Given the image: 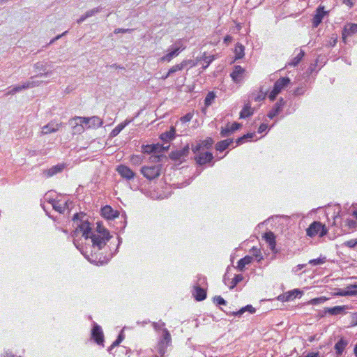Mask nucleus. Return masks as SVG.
Wrapping results in <instances>:
<instances>
[{
	"mask_svg": "<svg viewBox=\"0 0 357 357\" xmlns=\"http://www.w3.org/2000/svg\"><path fill=\"white\" fill-rule=\"evenodd\" d=\"M101 213L102 217L107 220H114L119 215L118 212L113 210V208L109 205H106L102 208Z\"/></svg>",
	"mask_w": 357,
	"mask_h": 357,
	"instance_id": "obj_19",
	"label": "nucleus"
},
{
	"mask_svg": "<svg viewBox=\"0 0 357 357\" xmlns=\"http://www.w3.org/2000/svg\"><path fill=\"white\" fill-rule=\"evenodd\" d=\"M356 33H357V24H354V23L347 24L344 26L342 33V38L343 42L344 43H346L347 38L350 37Z\"/></svg>",
	"mask_w": 357,
	"mask_h": 357,
	"instance_id": "obj_9",
	"label": "nucleus"
},
{
	"mask_svg": "<svg viewBox=\"0 0 357 357\" xmlns=\"http://www.w3.org/2000/svg\"><path fill=\"white\" fill-rule=\"evenodd\" d=\"M75 116L71 118L69 120L70 125L72 128V132L73 135H80L84 132L86 130L84 126V123H82V121L75 120Z\"/></svg>",
	"mask_w": 357,
	"mask_h": 357,
	"instance_id": "obj_12",
	"label": "nucleus"
},
{
	"mask_svg": "<svg viewBox=\"0 0 357 357\" xmlns=\"http://www.w3.org/2000/svg\"><path fill=\"white\" fill-rule=\"evenodd\" d=\"M245 311H248L250 313H254L255 312V309L251 305H248L245 307H242L238 311L233 312V314L236 316H240L242 314H243Z\"/></svg>",
	"mask_w": 357,
	"mask_h": 357,
	"instance_id": "obj_36",
	"label": "nucleus"
},
{
	"mask_svg": "<svg viewBox=\"0 0 357 357\" xmlns=\"http://www.w3.org/2000/svg\"><path fill=\"white\" fill-rule=\"evenodd\" d=\"M202 59H204L206 63V65L203 66V68L206 69L210 65V63L215 59V56L212 55L206 56V53H204L202 56Z\"/></svg>",
	"mask_w": 357,
	"mask_h": 357,
	"instance_id": "obj_45",
	"label": "nucleus"
},
{
	"mask_svg": "<svg viewBox=\"0 0 357 357\" xmlns=\"http://www.w3.org/2000/svg\"><path fill=\"white\" fill-rule=\"evenodd\" d=\"M153 328H154L155 329H156V330H158V329H159V328H160V326H159V324H157V323H153Z\"/></svg>",
	"mask_w": 357,
	"mask_h": 357,
	"instance_id": "obj_63",
	"label": "nucleus"
},
{
	"mask_svg": "<svg viewBox=\"0 0 357 357\" xmlns=\"http://www.w3.org/2000/svg\"><path fill=\"white\" fill-rule=\"evenodd\" d=\"M75 119L82 121V123H84L85 128L87 130L98 129L100 128L103 124V121L100 117L96 116L91 117H82L76 116Z\"/></svg>",
	"mask_w": 357,
	"mask_h": 357,
	"instance_id": "obj_7",
	"label": "nucleus"
},
{
	"mask_svg": "<svg viewBox=\"0 0 357 357\" xmlns=\"http://www.w3.org/2000/svg\"><path fill=\"white\" fill-rule=\"evenodd\" d=\"M267 128H268V126L266 124H265V123L261 124L260 126L259 127L258 132L261 133V132H264L267 129Z\"/></svg>",
	"mask_w": 357,
	"mask_h": 357,
	"instance_id": "obj_56",
	"label": "nucleus"
},
{
	"mask_svg": "<svg viewBox=\"0 0 357 357\" xmlns=\"http://www.w3.org/2000/svg\"><path fill=\"white\" fill-rule=\"evenodd\" d=\"M85 215L82 213H77L73 215V221L75 225V229L73 234V236L76 237L81 234L85 239H88L92 234V228L90 222L86 220H84Z\"/></svg>",
	"mask_w": 357,
	"mask_h": 357,
	"instance_id": "obj_1",
	"label": "nucleus"
},
{
	"mask_svg": "<svg viewBox=\"0 0 357 357\" xmlns=\"http://www.w3.org/2000/svg\"><path fill=\"white\" fill-rule=\"evenodd\" d=\"M191 62V60H183L180 63L174 65L172 68H170L169 70V74H173L177 71L182 70Z\"/></svg>",
	"mask_w": 357,
	"mask_h": 357,
	"instance_id": "obj_26",
	"label": "nucleus"
},
{
	"mask_svg": "<svg viewBox=\"0 0 357 357\" xmlns=\"http://www.w3.org/2000/svg\"><path fill=\"white\" fill-rule=\"evenodd\" d=\"M245 71V69L241 66H235L234 70L230 74L232 80L236 83L241 81Z\"/></svg>",
	"mask_w": 357,
	"mask_h": 357,
	"instance_id": "obj_20",
	"label": "nucleus"
},
{
	"mask_svg": "<svg viewBox=\"0 0 357 357\" xmlns=\"http://www.w3.org/2000/svg\"><path fill=\"white\" fill-rule=\"evenodd\" d=\"M324 262H325L324 258H317V259H314L310 260L309 263L313 266H316V265L322 264Z\"/></svg>",
	"mask_w": 357,
	"mask_h": 357,
	"instance_id": "obj_48",
	"label": "nucleus"
},
{
	"mask_svg": "<svg viewBox=\"0 0 357 357\" xmlns=\"http://www.w3.org/2000/svg\"><path fill=\"white\" fill-rule=\"evenodd\" d=\"M324 8V6L320 5L316 9L315 15L312 20L313 27H317L321 23L324 16L328 14V12L325 11Z\"/></svg>",
	"mask_w": 357,
	"mask_h": 357,
	"instance_id": "obj_10",
	"label": "nucleus"
},
{
	"mask_svg": "<svg viewBox=\"0 0 357 357\" xmlns=\"http://www.w3.org/2000/svg\"><path fill=\"white\" fill-rule=\"evenodd\" d=\"M241 127V124L238 123H227L225 127L221 128L220 135L222 137H228L236 130Z\"/></svg>",
	"mask_w": 357,
	"mask_h": 357,
	"instance_id": "obj_14",
	"label": "nucleus"
},
{
	"mask_svg": "<svg viewBox=\"0 0 357 357\" xmlns=\"http://www.w3.org/2000/svg\"><path fill=\"white\" fill-rule=\"evenodd\" d=\"M326 227L319 221H314L306 229V235L310 238H313L317 235L323 237L328 234Z\"/></svg>",
	"mask_w": 357,
	"mask_h": 357,
	"instance_id": "obj_4",
	"label": "nucleus"
},
{
	"mask_svg": "<svg viewBox=\"0 0 357 357\" xmlns=\"http://www.w3.org/2000/svg\"><path fill=\"white\" fill-rule=\"evenodd\" d=\"M353 294V293L348 292L346 290H340V291L337 292L335 294L337 296H348L349 294Z\"/></svg>",
	"mask_w": 357,
	"mask_h": 357,
	"instance_id": "obj_54",
	"label": "nucleus"
},
{
	"mask_svg": "<svg viewBox=\"0 0 357 357\" xmlns=\"http://www.w3.org/2000/svg\"><path fill=\"white\" fill-rule=\"evenodd\" d=\"M131 120L126 119L125 121L119 123L110 132L111 137H116L117 136L120 132L126 127L130 123H131Z\"/></svg>",
	"mask_w": 357,
	"mask_h": 357,
	"instance_id": "obj_27",
	"label": "nucleus"
},
{
	"mask_svg": "<svg viewBox=\"0 0 357 357\" xmlns=\"http://www.w3.org/2000/svg\"><path fill=\"white\" fill-rule=\"evenodd\" d=\"M214 144V140L212 137H206L205 139L202 140V142L197 143L195 146H192V151L194 153H197L199 151L202 149H209L212 147L213 144Z\"/></svg>",
	"mask_w": 357,
	"mask_h": 357,
	"instance_id": "obj_13",
	"label": "nucleus"
},
{
	"mask_svg": "<svg viewBox=\"0 0 357 357\" xmlns=\"http://www.w3.org/2000/svg\"><path fill=\"white\" fill-rule=\"evenodd\" d=\"M356 225V222L354 220L347 219L346 220V225H347L349 228H355Z\"/></svg>",
	"mask_w": 357,
	"mask_h": 357,
	"instance_id": "obj_51",
	"label": "nucleus"
},
{
	"mask_svg": "<svg viewBox=\"0 0 357 357\" xmlns=\"http://www.w3.org/2000/svg\"><path fill=\"white\" fill-rule=\"evenodd\" d=\"M116 171L121 177L127 180H131L134 178L135 176V174L130 168L123 165H119L116 168Z\"/></svg>",
	"mask_w": 357,
	"mask_h": 357,
	"instance_id": "obj_15",
	"label": "nucleus"
},
{
	"mask_svg": "<svg viewBox=\"0 0 357 357\" xmlns=\"http://www.w3.org/2000/svg\"><path fill=\"white\" fill-rule=\"evenodd\" d=\"M252 137V134H247V135H245L241 137H238L237 139H236V143L238 144L242 143L243 142V140L245 139V138H251Z\"/></svg>",
	"mask_w": 357,
	"mask_h": 357,
	"instance_id": "obj_52",
	"label": "nucleus"
},
{
	"mask_svg": "<svg viewBox=\"0 0 357 357\" xmlns=\"http://www.w3.org/2000/svg\"><path fill=\"white\" fill-rule=\"evenodd\" d=\"M143 157L139 155H133L130 157V162L132 165H138L142 163Z\"/></svg>",
	"mask_w": 357,
	"mask_h": 357,
	"instance_id": "obj_44",
	"label": "nucleus"
},
{
	"mask_svg": "<svg viewBox=\"0 0 357 357\" xmlns=\"http://www.w3.org/2000/svg\"><path fill=\"white\" fill-rule=\"evenodd\" d=\"M142 152L145 153H151L157 150V145L147 144L142 146Z\"/></svg>",
	"mask_w": 357,
	"mask_h": 357,
	"instance_id": "obj_37",
	"label": "nucleus"
},
{
	"mask_svg": "<svg viewBox=\"0 0 357 357\" xmlns=\"http://www.w3.org/2000/svg\"><path fill=\"white\" fill-rule=\"evenodd\" d=\"M253 99L256 102H260L265 99L266 96V93L262 91V89H260L259 93L257 95H255L254 93H252Z\"/></svg>",
	"mask_w": 357,
	"mask_h": 357,
	"instance_id": "obj_43",
	"label": "nucleus"
},
{
	"mask_svg": "<svg viewBox=\"0 0 357 357\" xmlns=\"http://www.w3.org/2000/svg\"><path fill=\"white\" fill-rule=\"evenodd\" d=\"M213 159V155L211 152L201 153L195 157L196 162L199 165H204L206 163L211 162Z\"/></svg>",
	"mask_w": 357,
	"mask_h": 357,
	"instance_id": "obj_17",
	"label": "nucleus"
},
{
	"mask_svg": "<svg viewBox=\"0 0 357 357\" xmlns=\"http://www.w3.org/2000/svg\"><path fill=\"white\" fill-rule=\"evenodd\" d=\"M232 40V37L229 35H227L225 38H224V42L225 43H230L231 41Z\"/></svg>",
	"mask_w": 357,
	"mask_h": 357,
	"instance_id": "obj_57",
	"label": "nucleus"
},
{
	"mask_svg": "<svg viewBox=\"0 0 357 357\" xmlns=\"http://www.w3.org/2000/svg\"><path fill=\"white\" fill-rule=\"evenodd\" d=\"M284 100L282 98H280L278 101L274 105L272 109L268 113L267 116L269 119H272L280 114L282 111L283 106L284 105Z\"/></svg>",
	"mask_w": 357,
	"mask_h": 357,
	"instance_id": "obj_18",
	"label": "nucleus"
},
{
	"mask_svg": "<svg viewBox=\"0 0 357 357\" xmlns=\"http://www.w3.org/2000/svg\"><path fill=\"white\" fill-rule=\"evenodd\" d=\"M52 206L59 213H63L66 209V204H61L59 201H53Z\"/></svg>",
	"mask_w": 357,
	"mask_h": 357,
	"instance_id": "obj_39",
	"label": "nucleus"
},
{
	"mask_svg": "<svg viewBox=\"0 0 357 357\" xmlns=\"http://www.w3.org/2000/svg\"><path fill=\"white\" fill-rule=\"evenodd\" d=\"M348 342L344 338H341L335 344V349L337 355H341L345 349Z\"/></svg>",
	"mask_w": 357,
	"mask_h": 357,
	"instance_id": "obj_30",
	"label": "nucleus"
},
{
	"mask_svg": "<svg viewBox=\"0 0 357 357\" xmlns=\"http://www.w3.org/2000/svg\"><path fill=\"white\" fill-rule=\"evenodd\" d=\"M170 75L171 74H169V71H168L165 75L162 76V79L165 80V79H167Z\"/></svg>",
	"mask_w": 357,
	"mask_h": 357,
	"instance_id": "obj_62",
	"label": "nucleus"
},
{
	"mask_svg": "<svg viewBox=\"0 0 357 357\" xmlns=\"http://www.w3.org/2000/svg\"><path fill=\"white\" fill-rule=\"evenodd\" d=\"M193 114L192 113H188L180 119V121L183 123H188L192 120Z\"/></svg>",
	"mask_w": 357,
	"mask_h": 357,
	"instance_id": "obj_46",
	"label": "nucleus"
},
{
	"mask_svg": "<svg viewBox=\"0 0 357 357\" xmlns=\"http://www.w3.org/2000/svg\"><path fill=\"white\" fill-rule=\"evenodd\" d=\"M345 309H346L345 305H342V306L337 305V306H335L333 307L327 308L326 310V312H328L331 315H337V314H340L342 312H343Z\"/></svg>",
	"mask_w": 357,
	"mask_h": 357,
	"instance_id": "obj_33",
	"label": "nucleus"
},
{
	"mask_svg": "<svg viewBox=\"0 0 357 357\" xmlns=\"http://www.w3.org/2000/svg\"><path fill=\"white\" fill-rule=\"evenodd\" d=\"M192 296L197 301H204L206 298V291L199 286H195L193 288Z\"/></svg>",
	"mask_w": 357,
	"mask_h": 357,
	"instance_id": "obj_23",
	"label": "nucleus"
},
{
	"mask_svg": "<svg viewBox=\"0 0 357 357\" xmlns=\"http://www.w3.org/2000/svg\"><path fill=\"white\" fill-rule=\"evenodd\" d=\"M354 1L355 0H343V3L349 8L353 7V6L354 5Z\"/></svg>",
	"mask_w": 357,
	"mask_h": 357,
	"instance_id": "obj_55",
	"label": "nucleus"
},
{
	"mask_svg": "<svg viewBox=\"0 0 357 357\" xmlns=\"http://www.w3.org/2000/svg\"><path fill=\"white\" fill-rule=\"evenodd\" d=\"M185 49V47H175L174 50H172L171 52H169V53H167V54L164 55L163 56H162L160 59V61L161 62H169L172 61V59L175 57V56H177L180 52L181 50H183Z\"/></svg>",
	"mask_w": 357,
	"mask_h": 357,
	"instance_id": "obj_22",
	"label": "nucleus"
},
{
	"mask_svg": "<svg viewBox=\"0 0 357 357\" xmlns=\"http://www.w3.org/2000/svg\"><path fill=\"white\" fill-rule=\"evenodd\" d=\"M290 84V79L289 77H281L278 79L274 84L272 91L268 95V98L271 101H274L277 96L284 89Z\"/></svg>",
	"mask_w": 357,
	"mask_h": 357,
	"instance_id": "obj_6",
	"label": "nucleus"
},
{
	"mask_svg": "<svg viewBox=\"0 0 357 357\" xmlns=\"http://www.w3.org/2000/svg\"><path fill=\"white\" fill-rule=\"evenodd\" d=\"M348 292H352L353 294H349L348 296H355L357 295V285H351L348 286L346 289Z\"/></svg>",
	"mask_w": 357,
	"mask_h": 357,
	"instance_id": "obj_47",
	"label": "nucleus"
},
{
	"mask_svg": "<svg viewBox=\"0 0 357 357\" xmlns=\"http://www.w3.org/2000/svg\"><path fill=\"white\" fill-rule=\"evenodd\" d=\"M175 135L176 129L174 126H172L169 131L162 133L160 136V138L164 142H169L175 138Z\"/></svg>",
	"mask_w": 357,
	"mask_h": 357,
	"instance_id": "obj_25",
	"label": "nucleus"
},
{
	"mask_svg": "<svg viewBox=\"0 0 357 357\" xmlns=\"http://www.w3.org/2000/svg\"><path fill=\"white\" fill-rule=\"evenodd\" d=\"M130 30L129 29H117L114 31V33H126L127 31H129Z\"/></svg>",
	"mask_w": 357,
	"mask_h": 357,
	"instance_id": "obj_58",
	"label": "nucleus"
},
{
	"mask_svg": "<svg viewBox=\"0 0 357 357\" xmlns=\"http://www.w3.org/2000/svg\"><path fill=\"white\" fill-rule=\"evenodd\" d=\"M110 238L111 236L108 230L100 225L97 227V234H92L89 237L91 239L93 246L97 247L98 250L105 246Z\"/></svg>",
	"mask_w": 357,
	"mask_h": 357,
	"instance_id": "obj_2",
	"label": "nucleus"
},
{
	"mask_svg": "<svg viewBox=\"0 0 357 357\" xmlns=\"http://www.w3.org/2000/svg\"><path fill=\"white\" fill-rule=\"evenodd\" d=\"M252 261V257L250 256H245V257L238 260L237 263V268L242 271L244 270L246 265L250 264Z\"/></svg>",
	"mask_w": 357,
	"mask_h": 357,
	"instance_id": "obj_32",
	"label": "nucleus"
},
{
	"mask_svg": "<svg viewBox=\"0 0 357 357\" xmlns=\"http://www.w3.org/2000/svg\"><path fill=\"white\" fill-rule=\"evenodd\" d=\"M91 338L96 343L102 345L104 342V335L100 326L95 324L91 331Z\"/></svg>",
	"mask_w": 357,
	"mask_h": 357,
	"instance_id": "obj_11",
	"label": "nucleus"
},
{
	"mask_svg": "<svg viewBox=\"0 0 357 357\" xmlns=\"http://www.w3.org/2000/svg\"><path fill=\"white\" fill-rule=\"evenodd\" d=\"M302 294V291L298 289H294L293 290L288 291L282 294L279 295L277 299L281 302H288L290 301H293L298 296H301Z\"/></svg>",
	"mask_w": 357,
	"mask_h": 357,
	"instance_id": "obj_8",
	"label": "nucleus"
},
{
	"mask_svg": "<svg viewBox=\"0 0 357 357\" xmlns=\"http://www.w3.org/2000/svg\"><path fill=\"white\" fill-rule=\"evenodd\" d=\"M141 174L149 181L158 178L162 172V165H152L143 166L140 169Z\"/></svg>",
	"mask_w": 357,
	"mask_h": 357,
	"instance_id": "obj_3",
	"label": "nucleus"
},
{
	"mask_svg": "<svg viewBox=\"0 0 357 357\" xmlns=\"http://www.w3.org/2000/svg\"><path fill=\"white\" fill-rule=\"evenodd\" d=\"M344 245L349 248H354L357 245V239H350L344 242Z\"/></svg>",
	"mask_w": 357,
	"mask_h": 357,
	"instance_id": "obj_49",
	"label": "nucleus"
},
{
	"mask_svg": "<svg viewBox=\"0 0 357 357\" xmlns=\"http://www.w3.org/2000/svg\"><path fill=\"white\" fill-rule=\"evenodd\" d=\"M62 127V123H55L54 121L50 122L47 125L42 128V135H48L50 133L56 132Z\"/></svg>",
	"mask_w": 357,
	"mask_h": 357,
	"instance_id": "obj_16",
	"label": "nucleus"
},
{
	"mask_svg": "<svg viewBox=\"0 0 357 357\" xmlns=\"http://www.w3.org/2000/svg\"><path fill=\"white\" fill-rule=\"evenodd\" d=\"M352 321H353V325L356 326L357 325V314H354L352 315Z\"/></svg>",
	"mask_w": 357,
	"mask_h": 357,
	"instance_id": "obj_60",
	"label": "nucleus"
},
{
	"mask_svg": "<svg viewBox=\"0 0 357 357\" xmlns=\"http://www.w3.org/2000/svg\"><path fill=\"white\" fill-rule=\"evenodd\" d=\"M254 113V109L251 107V105L248 103L244 105L243 108L240 112L241 119H246L252 116Z\"/></svg>",
	"mask_w": 357,
	"mask_h": 357,
	"instance_id": "obj_28",
	"label": "nucleus"
},
{
	"mask_svg": "<svg viewBox=\"0 0 357 357\" xmlns=\"http://www.w3.org/2000/svg\"><path fill=\"white\" fill-rule=\"evenodd\" d=\"M215 98V95L214 92L211 91L208 93L206 95L205 100H204V104L206 107H208L211 105L212 102L214 100Z\"/></svg>",
	"mask_w": 357,
	"mask_h": 357,
	"instance_id": "obj_41",
	"label": "nucleus"
},
{
	"mask_svg": "<svg viewBox=\"0 0 357 357\" xmlns=\"http://www.w3.org/2000/svg\"><path fill=\"white\" fill-rule=\"evenodd\" d=\"M232 142H233L232 139H227L220 141L215 144V149L217 151L222 152V151H225V149H227Z\"/></svg>",
	"mask_w": 357,
	"mask_h": 357,
	"instance_id": "obj_29",
	"label": "nucleus"
},
{
	"mask_svg": "<svg viewBox=\"0 0 357 357\" xmlns=\"http://www.w3.org/2000/svg\"><path fill=\"white\" fill-rule=\"evenodd\" d=\"M305 357H317V354H307Z\"/></svg>",
	"mask_w": 357,
	"mask_h": 357,
	"instance_id": "obj_64",
	"label": "nucleus"
},
{
	"mask_svg": "<svg viewBox=\"0 0 357 357\" xmlns=\"http://www.w3.org/2000/svg\"><path fill=\"white\" fill-rule=\"evenodd\" d=\"M253 255H255V257H258L260 255V250L257 248H252Z\"/></svg>",
	"mask_w": 357,
	"mask_h": 357,
	"instance_id": "obj_59",
	"label": "nucleus"
},
{
	"mask_svg": "<svg viewBox=\"0 0 357 357\" xmlns=\"http://www.w3.org/2000/svg\"><path fill=\"white\" fill-rule=\"evenodd\" d=\"M214 300H215V302L218 304V305H225L226 304V301L225 300L220 296H217L214 298Z\"/></svg>",
	"mask_w": 357,
	"mask_h": 357,
	"instance_id": "obj_50",
	"label": "nucleus"
},
{
	"mask_svg": "<svg viewBox=\"0 0 357 357\" xmlns=\"http://www.w3.org/2000/svg\"><path fill=\"white\" fill-rule=\"evenodd\" d=\"M35 86L36 85H35L33 82H28L24 84L22 86L13 88V89L12 90V93H15V92L19 91L20 90L28 89V88H30V87H33Z\"/></svg>",
	"mask_w": 357,
	"mask_h": 357,
	"instance_id": "obj_38",
	"label": "nucleus"
},
{
	"mask_svg": "<svg viewBox=\"0 0 357 357\" xmlns=\"http://www.w3.org/2000/svg\"><path fill=\"white\" fill-rule=\"evenodd\" d=\"M123 340V337L121 335H119L118 338L112 344V347H115L116 346L119 345L121 341Z\"/></svg>",
	"mask_w": 357,
	"mask_h": 357,
	"instance_id": "obj_53",
	"label": "nucleus"
},
{
	"mask_svg": "<svg viewBox=\"0 0 357 357\" xmlns=\"http://www.w3.org/2000/svg\"><path fill=\"white\" fill-rule=\"evenodd\" d=\"M327 300H328V298L326 297H325V296L314 298H312V299L310 300L307 302V304H309V305H318V304H321V303H324Z\"/></svg>",
	"mask_w": 357,
	"mask_h": 357,
	"instance_id": "obj_40",
	"label": "nucleus"
},
{
	"mask_svg": "<svg viewBox=\"0 0 357 357\" xmlns=\"http://www.w3.org/2000/svg\"><path fill=\"white\" fill-rule=\"evenodd\" d=\"M305 55V52L303 50H300L298 54L295 56L289 63V66H296L302 60Z\"/></svg>",
	"mask_w": 357,
	"mask_h": 357,
	"instance_id": "obj_34",
	"label": "nucleus"
},
{
	"mask_svg": "<svg viewBox=\"0 0 357 357\" xmlns=\"http://www.w3.org/2000/svg\"><path fill=\"white\" fill-rule=\"evenodd\" d=\"M63 169V165H56L52 168L46 170L45 173L47 176H52L53 175L61 172Z\"/></svg>",
	"mask_w": 357,
	"mask_h": 357,
	"instance_id": "obj_35",
	"label": "nucleus"
},
{
	"mask_svg": "<svg viewBox=\"0 0 357 357\" xmlns=\"http://www.w3.org/2000/svg\"><path fill=\"white\" fill-rule=\"evenodd\" d=\"M263 237L265 239L266 242L268 244L270 249L274 253H276L278 251L276 250V241L274 234L271 231L266 232L264 234Z\"/></svg>",
	"mask_w": 357,
	"mask_h": 357,
	"instance_id": "obj_21",
	"label": "nucleus"
},
{
	"mask_svg": "<svg viewBox=\"0 0 357 357\" xmlns=\"http://www.w3.org/2000/svg\"><path fill=\"white\" fill-rule=\"evenodd\" d=\"M189 150V146L186 145L181 150L172 152V153L170 154V157L173 160H181L188 155Z\"/></svg>",
	"mask_w": 357,
	"mask_h": 357,
	"instance_id": "obj_24",
	"label": "nucleus"
},
{
	"mask_svg": "<svg viewBox=\"0 0 357 357\" xmlns=\"http://www.w3.org/2000/svg\"><path fill=\"white\" fill-rule=\"evenodd\" d=\"M244 51V46L242 44L238 43L234 48V60L236 61L242 59L245 55Z\"/></svg>",
	"mask_w": 357,
	"mask_h": 357,
	"instance_id": "obj_31",
	"label": "nucleus"
},
{
	"mask_svg": "<svg viewBox=\"0 0 357 357\" xmlns=\"http://www.w3.org/2000/svg\"><path fill=\"white\" fill-rule=\"evenodd\" d=\"M172 343V337L167 328L163 330V336L161 340L158 342L156 346L157 354H155V357H164L167 348Z\"/></svg>",
	"mask_w": 357,
	"mask_h": 357,
	"instance_id": "obj_5",
	"label": "nucleus"
},
{
	"mask_svg": "<svg viewBox=\"0 0 357 357\" xmlns=\"http://www.w3.org/2000/svg\"><path fill=\"white\" fill-rule=\"evenodd\" d=\"M243 280V276L241 274L236 275L231 282V285H230L229 288L231 289L234 288Z\"/></svg>",
	"mask_w": 357,
	"mask_h": 357,
	"instance_id": "obj_42",
	"label": "nucleus"
},
{
	"mask_svg": "<svg viewBox=\"0 0 357 357\" xmlns=\"http://www.w3.org/2000/svg\"><path fill=\"white\" fill-rule=\"evenodd\" d=\"M3 357H15L13 354L10 353V352H6Z\"/></svg>",
	"mask_w": 357,
	"mask_h": 357,
	"instance_id": "obj_61",
	"label": "nucleus"
}]
</instances>
